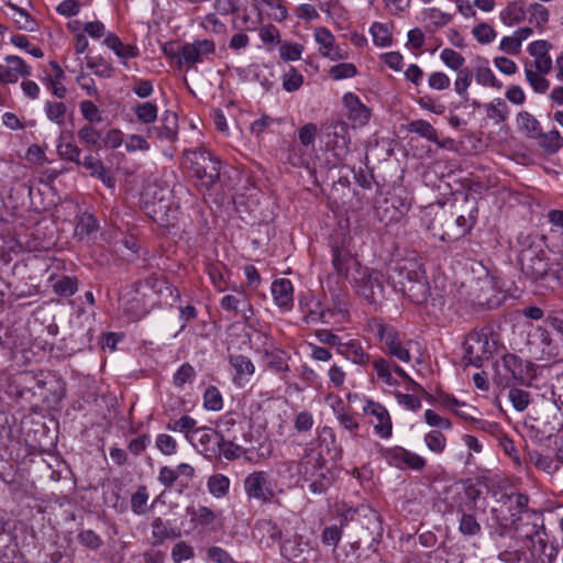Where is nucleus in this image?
Returning <instances> with one entry per match:
<instances>
[{
  "instance_id": "3",
  "label": "nucleus",
  "mask_w": 563,
  "mask_h": 563,
  "mask_svg": "<svg viewBox=\"0 0 563 563\" xmlns=\"http://www.w3.org/2000/svg\"><path fill=\"white\" fill-rule=\"evenodd\" d=\"M473 278L470 284V298L474 305L493 308L498 305L501 288L498 278L487 267L478 263L472 268Z\"/></svg>"
},
{
  "instance_id": "54",
  "label": "nucleus",
  "mask_w": 563,
  "mask_h": 563,
  "mask_svg": "<svg viewBox=\"0 0 563 563\" xmlns=\"http://www.w3.org/2000/svg\"><path fill=\"white\" fill-rule=\"evenodd\" d=\"M369 31H371V34L373 36V42L377 46L385 47V46L390 45V43H391V35H390V33H389V31H388V29H387V26L385 24L375 22L371 26Z\"/></svg>"
},
{
  "instance_id": "8",
  "label": "nucleus",
  "mask_w": 563,
  "mask_h": 563,
  "mask_svg": "<svg viewBox=\"0 0 563 563\" xmlns=\"http://www.w3.org/2000/svg\"><path fill=\"white\" fill-rule=\"evenodd\" d=\"M479 497L481 490L470 486L465 489L462 500L456 505V514L460 516L459 532L464 537H474L482 531V526L474 515Z\"/></svg>"
},
{
  "instance_id": "36",
  "label": "nucleus",
  "mask_w": 563,
  "mask_h": 563,
  "mask_svg": "<svg viewBox=\"0 0 563 563\" xmlns=\"http://www.w3.org/2000/svg\"><path fill=\"white\" fill-rule=\"evenodd\" d=\"M103 44L112 49L119 58L126 59L139 56V49L136 46L123 44L122 41L112 32H108L103 40Z\"/></svg>"
},
{
  "instance_id": "21",
  "label": "nucleus",
  "mask_w": 563,
  "mask_h": 563,
  "mask_svg": "<svg viewBox=\"0 0 563 563\" xmlns=\"http://www.w3.org/2000/svg\"><path fill=\"white\" fill-rule=\"evenodd\" d=\"M413 341L405 340L396 330L387 336L383 344L384 351L391 357H396L400 362L409 363L411 361V347Z\"/></svg>"
},
{
  "instance_id": "39",
  "label": "nucleus",
  "mask_w": 563,
  "mask_h": 563,
  "mask_svg": "<svg viewBox=\"0 0 563 563\" xmlns=\"http://www.w3.org/2000/svg\"><path fill=\"white\" fill-rule=\"evenodd\" d=\"M213 438H217L216 431L196 426L194 431L187 435V441L194 446L200 445L203 450H207Z\"/></svg>"
},
{
  "instance_id": "56",
  "label": "nucleus",
  "mask_w": 563,
  "mask_h": 563,
  "mask_svg": "<svg viewBox=\"0 0 563 563\" xmlns=\"http://www.w3.org/2000/svg\"><path fill=\"white\" fill-rule=\"evenodd\" d=\"M527 12L530 14V23H534L537 26L542 27L549 21V11L543 4L531 3Z\"/></svg>"
},
{
  "instance_id": "14",
  "label": "nucleus",
  "mask_w": 563,
  "mask_h": 563,
  "mask_svg": "<svg viewBox=\"0 0 563 563\" xmlns=\"http://www.w3.org/2000/svg\"><path fill=\"white\" fill-rule=\"evenodd\" d=\"M256 341L262 345V353L267 366L276 373H284L289 371L286 354L279 349L274 346V340L267 333L258 331L256 333Z\"/></svg>"
},
{
  "instance_id": "20",
  "label": "nucleus",
  "mask_w": 563,
  "mask_h": 563,
  "mask_svg": "<svg viewBox=\"0 0 563 563\" xmlns=\"http://www.w3.org/2000/svg\"><path fill=\"white\" fill-rule=\"evenodd\" d=\"M551 44L545 40H538L528 45V53L534 57L530 60L532 68H536L540 74L548 75L552 69V58L549 55Z\"/></svg>"
},
{
  "instance_id": "10",
  "label": "nucleus",
  "mask_w": 563,
  "mask_h": 563,
  "mask_svg": "<svg viewBox=\"0 0 563 563\" xmlns=\"http://www.w3.org/2000/svg\"><path fill=\"white\" fill-rule=\"evenodd\" d=\"M243 489L249 500L271 504L276 493L271 475L265 471H253L243 479Z\"/></svg>"
},
{
  "instance_id": "57",
  "label": "nucleus",
  "mask_w": 563,
  "mask_h": 563,
  "mask_svg": "<svg viewBox=\"0 0 563 563\" xmlns=\"http://www.w3.org/2000/svg\"><path fill=\"white\" fill-rule=\"evenodd\" d=\"M209 277L219 291L227 288L225 268L221 264H212L208 267Z\"/></svg>"
},
{
  "instance_id": "17",
  "label": "nucleus",
  "mask_w": 563,
  "mask_h": 563,
  "mask_svg": "<svg viewBox=\"0 0 563 563\" xmlns=\"http://www.w3.org/2000/svg\"><path fill=\"white\" fill-rule=\"evenodd\" d=\"M31 75V67L25 62L15 55H8L4 63L0 64V84H14L20 77H27Z\"/></svg>"
},
{
  "instance_id": "2",
  "label": "nucleus",
  "mask_w": 563,
  "mask_h": 563,
  "mask_svg": "<svg viewBox=\"0 0 563 563\" xmlns=\"http://www.w3.org/2000/svg\"><path fill=\"white\" fill-rule=\"evenodd\" d=\"M184 164L192 172L198 186L203 190H210L219 180L220 161L201 147L185 151Z\"/></svg>"
},
{
  "instance_id": "44",
  "label": "nucleus",
  "mask_w": 563,
  "mask_h": 563,
  "mask_svg": "<svg viewBox=\"0 0 563 563\" xmlns=\"http://www.w3.org/2000/svg\"><path fill=\"white\" fill-rule=\"evenodd\" d=\"M97 229L98 222L96 218L92 214L85 212L79 217L75 232L76 235H78L80 239H84L85 236L97 231Z\"/></svg>"
},
{
  "instance_id": "64",
  "label": "nucleus",
  "mask_w": 563,
  "mask_h": 563,
  "mask_svg": "<svg viewBox=\"0 0 563 563\" xmlns=\"http://www.w3.org/2000/svg\"><path fill=\"white\" fill-rule=\"evenodd\" d=\"M87 67L92 70L96 76L102 78H110L113 75L112 66L103 58H95L88 60Z\"/></svg>"
},
{
  "instance_id": "43",
  "label": "nucleus",
  "mask_w": 563,
  "mask_h": 563,
  "mask_svg": "<svg viewBox=\"0 0 563 563\" xmlns=\"http://www.w3.org/2000/svg\"><path fill=\"white\" fill-rule=\"evenodd\" d=\"M196 426L197 421L194 418L190 416H183L179 419L169 420L166 424V429L173 432H181L187 439V435L194 431Z\"/></svg>"
},
{
  "instance_id": "35",
  "label": "nucleus",
  "mask_w": 563,
  "mask_h": 563,
  "mask_svg": "<svg viewBox=\"0 0 563 563\" xmlns=\"http://www.w3.org/2000/svg\"><path fill=\"white\" fill-rule=\"evenodd\" d=\"M518 129L529 139H539L543 135L539 121L529 112L521 111L516 118Z\"/></svg>"
},
{
  "instance_id": "51",
  "label": "nucleus",
  "mask_w": 563,
  "mask_h": 563,
  "mask_svg": "<svg viewBox=\"0 0 563 563\" xmlns=\"http://www.w3.org/2000/svg\"><path fill=\"white\" fill-rule=\"evenodd\" d=\"M203 407L208 410L219 411L223 407V399L220 390L209 386L203 394Z\"/></svg>"
},
{
  "instance_id": "18",
  "label": "nucleus",
  "mask_w": 563,
  "mask_h": 563,
  "mask_svg": "<svg viewBox=\"0 0 563 563\" xmlns=\"http://www.w3.org/2000/svg\"><path fill=\"white\" fill-rule=\"evenodd\" d=\"M365 415L375 417L377 422L374 430L382 439H388L393 433V423L388 410L379 402L368 400L363 407Z\"/></svg>"
},
{
  "instance_id": "26",
  "label": "nucleus",
  "mask_w": 563,
  "mask_h": 563,
  "mask_svg": "<svg viewBox=\"0 0 563 563\" xmlns=\"http://www.w3.org/2000/svg\"><path fill=\"white\" fill-rule=\"evenodd\" d=\"M253 537L264 547L271 548L282 538V530L272 520H258L253 529Z\"/></svg>"
},
{
  "instance_id": "12",
  "label": "nucleus",
  "mask_w": 563,
  "mask_h": 563,
  "mask_svg": "<svg viewBox=\"0 0 563 563\" xmlns=\"http://www.w3.org/2000/svg\"><path fill=\"white\" fill-rule=\"evenodd\" d=\"M220 307L234 317H240L245 323H249L254 317L252 296L243 288H234L232 294L223 296L220 300Z\"/></svg>"
},
{
  "instance_id": "61",
  "label": "nucleus",
  "mask_w": 563,
  "mask_h": 563,
  "mask_svg": "<svg viewBox=\"0 0 563 563\" xmlns=\"http://www.w3.org/2000/svg\"><path fill=\"white\" fill-rule=\"evenodd\" d=\"M357 69L352 63H342L330 68L329 74L334 80L352 78L356 75Z\"/></svg>"
},
{
  "instance_id": "29",
  "label": "nucleus",
  "mask_w": 563,
  "mask_h": 563,
  "mask_svg": "<svg viewBox=\"0 0 563 563\" xmlns=\"http://www.w3.org/2000/svg\"><path fill=\"white\" fill-rule=\"evenodd\" d=\"M497 504L506 507L510 515V521L518 516H522L528 510L529 497L522 493L507 494L503 493L497 499Z\"/></svg>"
},
{
  "instance_id": "25",
  "label": "nucleus",
  "mask_w": 563,
  "mask_h": 563,
  "mask_svg": "<svg viewBox=\"0 0 563 563\" xmlns=\"http://www.w3.org/2000/svg\"><path fill=\"white\" fill-rule=\"evenodd\" d=\"M529 551L534 563H554L559 554L558 545L548 543L547 533L531 542Z\"/></svg>"
},
{
  "instance_id": "13",
  "label": "nucleus",
  "mask_w": 563,
  "mask_h": 563,
  "mask_svg": "<svg viewBox=\"0 0 563 563\" xmlns=\"http://www.w3.org/2000/svg\"><path fill=\"white\" fill-rule=\"evenodd\" d=\"M373 368L376 373L377 379L387 386L394 387L399 385V382L393 376V373H395L399 377L408 380L412 385L413 390L418 391L422 389V387L412 380L411 377L400 366L394 364L387 358L378 357L374 360Z\"/></svg>"
},
{
  "instance_id": "31",
  "label": "nucleus",
  "mask_w": 563,
  "mask_h": 563,
  "mask_svg": "<svg viewBox=\"0 0 563 563\" xmlns=\"http://www.w3.org/2000/svg\"><path fill=\"white\" fill-rule=\"evenodd\" d=\"M230 364L235 371V377L234 380L239 385H243L247 383L251 378V376L255 372V366L253 362L244 356V355H231L230 356Z\"/></svg>"
},
{
  "instance_id": "7",
  "label": "nucleus",
  "mask_w": 563,
  "mask_h": 563,
  "mask_svg": "<svg viewBox=\"0 0 563 563\" xmlns=\"http://www.w3.org/2000/svg\"><path fill=\"white\" fill-rule=\"evenodd\" d=\"M497 375L506 385L525 384L533 377V364L523 361L516 354L507 353L496 363Z\"/></svg>"
},
{
  "instance_id": "55",
  "label": "nucleus",
  "mask_w": 563,
  "mask_h": 563,
  "mask_svg": "<svg viewBox=\"0 0 563 563\" xmlns=\"http://www.w3.org/2000/svg\"><path fill=\"white\" fill-rule=\"evenodd\" d=\"M508 398L517 411H523L530 404V394L523 389L510 388Z\"/></svg>"
},
{
  "instance_id": "15",
  "label": "nucleus",
  "mask_w": 563,
  "mask_h": 563,
  "mask_svg": "<svg viewBox=\"0 0 563 563\" xmlns=\"http://www.w3.org/2000/svg\"><path fill=\"white\" fill-rule=\"evenodd\" d=\"M313 37L319 46V53L330 59L340 60L347 58V51L336 44L335 36L325 26H318L313 31Z\"/></svg>"
},
{
  "instance_id": "1",
  "label": "nucleus",
  "mask_w": 563,
  "mask_h": 563,
  "mask_svg": "<svg viewBox=\"0 0 563 563\" xmlns=\"http://www.w3.org/2000/svg\"><path fill=\"white\" fill-rule=\"evenodd\" d=\"M389 280L396 291L416 305L427 302L430 296L426 271L422 264L413 258L399 262L389 274Z\"/></svg>"
},
{
  "instance_id": "60",
  "label": "nucleus",
  "mask_w": 563,
  "mask_h": 563,
  "mask_svg": "<svg viewBox=\"0 0 563 563\" xmlns=\"http://www.w3.org/2000/svg\"><path fill=\"white\" fill-rule=\"evenodd\" d=\"M155 445L157 450L164 455L176 454L178 448L176 440L166 433H161L156 437Z\"/></svg>"
},
{
  "instance_id": "47",
  "label": "nucleus",
  "mask_w": 563,
  "mask_h": 563,
  "mask_svg": "<svg viewBox=\"0 0 563 563\" xmlns=\"http://www.w3.org/2000/svg\"><path fill=\"white\" fill-rule=\"evenodd\" d=\"M303 549L300 541L295 537L286 539L280 545V554L288 561H295L301 556Z\"/></svg>"
},
{
  "instance_id": "49",
  "label": "nucleus",
  "mask_w": 563,
  "mask_h": 563,
  "mask_svg": "<svg viewBox=\"0 0 563 563\" xmlns=\"http://www.w3.org/2000/svg\"><path fill=\"white\" fill-rule=\"evenodd\" d=\"M533 465L548 474H554L559 468V464L549 455H543L539 452L530 454Z\"/></svg>"
},
{
  "instance_id": "63",
  "label": "nucleus",
  "mask_w": 563,
  "mask_h": 563,
  "mask_svg": "<svg viewBox=\"0 0 563 563\" xmlns=\"http://www.w3.org/2000/svg\"><path fill=\"white\" fill-rule=\"evenodd\" d=\"M195 375V368L189 363H185L174 374L173 383L176 387L181 388L186 383L191 382Z\"/></svg>"
},
{
  "instance_id": "33",
  "label": "nucleus",
  "mask_w": 563,
  "mask_h": 563,
  "mask_svg": "<svg viewBox=\"0 0 563 563\" xmlns=\"http://www.w3.org/2000/svg\"><path fill=\"white\" fill-rule=\"evenodd\" d=\"M32 7H21V9H4L3 12L7 16L11 18L16 26L21 30L32 32L36 29L37 24L31 15Z\"/></svg>"
},
{
  "instance_id": "24",
  "label": "nucleus",
  "mask_w": 563,
  "mask_h": 563,
  "mask_svg": "<svg viewBox=\"0 0 563 563\" xmlns=\"http://www.w3.org/2000/svg\"><path fill=\"white\" fill-rule=\"evenodd\" d=\"M343 103L347 109V117L352 121L354 125H365L372 115L371 109L367 108L360 98L352 93L347 92L343 96Z\"/></svg>"
},
{
  "instance_id": "32",
  "label": "nucleus",
  "mask_w": 563,
  "mask_h": 563,
  "mask_svg": "<svg viewBox=\"0 0 563 563\" xmlns=\"http://www.w3.org/2000/svg\"><path fill=\"white\" fill-rule=\"evenodd\" d=\"M32 7H21V9H4L3 12L7 16L11 18L16 26L21 30L32 32L36 29L37 24L31 15Z\"/></svg>"
},
{
  "instance_id": "52",
  "label": "nucleus",
  "mask_w": 563,
  "mask_h": 563,
  "mask_svg": "<svg viewBox=\"0 0 563 563\" xmlns=\"http://www.w3.org/2000/svg\"><path fill=\"white\" fill-rule=\"evenodd\" d=\"M438 398H439V401L441 405L451 409L456 416H459L465 420H471L474 423L481 422L479 420H477L475 418L468 417L463 411H460L459 407L465 406V404L457 400L454 396L441 393V394H439Z\"/></svg>"
},
{
  "instance_id": "42",
  "label": "nucleus",
  "mask_w": 563,
  "mask_h": 563,
  "mask_svg": "<svg viewBox=\"0 0 563 563\" xmlns=\"http://www.w3.org/2000/svg\"><path fill=\"white\" fill-rule=\"evenodd\" d=\"M217 445L220 455L230 461L235 460L242 454L246 453V451L241 445L233 443L232 440H225L224 438L217 439Z\"/></svg>"
},
{
  "instance_id": "50",
  "label": "nucleus",
  "mask_w": 563,
  "mask_h": 563,
  "mask_svg": "<svg viewBox=\"0 0 563 563\" xmlns=\"http://www.w3.org/2000/svg\"><path fill=\"white\" fill-rule=\"evenodd\" d=\"M366 329L376 339H378L382 344H384V342L387 340V336H389V334H391L395 331L393 327L385 324L383 321L378 319L368 320Z\"/></svg>"
},
{
  "instance_id": "22",
  "label": "nucleus",
  "mask_w": 563,
  "mask_h": 563,
  "mask_svg": "<svg viewBox=\"0 0 563 563\" xmlns=\"http://www.w3.org/2000/svg\"><path fill=\"white\" fill-rule=\"evenodd\" d=\"M528 344L530 352L536 355L537 360H550L552 356V336L545 328L537 327L530 334Z\"/></svg>"
},
{
  "instance_id": "19",
  "label": "nucleus",
  "mask_w": 563,
  "mask_h": 563,
  "mask_svg": "<svg viewBox=\"0 0 563 563\" xmlns=\"http://www.w3.org/2000/svg\"><path fill=\"white\" fill-rule=\"evenodd\" d=\"M216 49L214 42L211 40H196L192 43H186L181 46V60L188 65L202 63L206 57L213 54Z\"/></svg>"
},
{
  "instance_id": "45",
  "label": "nucleus",
  "mask_w": 563,
  "mask_h": 563,
  "mask_svg": "<svg viewBox=\"0 0 563 563\" xmlns=\"http://www.w3.org/2000/svg\"><path fill=\"white\" fill-rule=\"evenodd\" d=\"M152 536L155 538L156 543H162L166 539L177 537V533L162 518H155L152 522Z\"/></svg>"
},
{
  "instance_id": "41",
  "label": "nucleus",
  "mask_w": 563,
  "mask_h": 563,
  "mask_svg": "<svg viewBox=\"0 0 563 563\" xmlns=\"http://www.w3.org/2000/svg\"><path fill=\"white\" fill-rule=\"evenodd\" d=\"M299 309L303 313V319L307 323L320 322V314L322 306L319 301H308L307 298L299 299Z\"/></svg>"
},
{
  "instance_id": "59",
  "label": "nucleus",
  "mask_w": 563,
  "mask_h": 563,
  "mask_svg": "<svg viewBox=\"0 0 563 563\" xmlns=\"http://www.w3.org/2000/svg\"><path fill=\"white\" fill-rule=\"evenodd\" d=\"M440 58L449 68L453 70L459 71L460 69H463L462 66L464 65L465 59L454 49L444 48L440 54Z\"/></svg>"
},
{
  "instance_id": "34",
  "label": "nucleus",
  "mask_w": 563,
  "mask_h": 563,
  "mask_svg": "<svg viewBox=\"0 0 563 563\" xmlns=\"http://www.w3.org/2000/svg\"><path fill=\"white\" fill-rule=\"evenodd\" d=\"M527 10L523 0H516L510 2L504 10L500 11V21L508 26L520 23L526 18Z\"/></svg>"
},
{
  "instance_id": "62",
  "label": "nucleus",
  "mask_w": 563,
  "mask_h": 563,
  "mask_svg": "<svg viewBox=\"0 0 563 563\" xmlns=\"http://www.w3.org/2000/svg\"><path fill=\"white\" fill-rule=\"evenodd\" d=\"M148 494L145 486H140L131 497V508L134 514L141 515L146 510Z\"/></svg>"
},
{
  "instance_id": "16",
  "label": "nucleus",
  "mask_w": 563,
  "mask_h": 563,
  "mask_svg": "<svg viewBox=\"0 0 563 563\" xmlns=\"http://www.w3.org/2000/svg\"><path fill=\"white\" fill-rule=\"evenodd\" d=\"M35 376L31 373H18L9 376L4 386V394L14 399H32L35 396L32 380Z\"/></svg>"
},
{
  "instance_id": "28",
  "label": "nucleus",
  "mask_w": 563,
  "mask_h": 563,
  "mask_svg": "<svg viewBox=\"0 0 563 563\" xmlns=\"http://www.w3.org/2000/svg\"><path fill=\"white\" fill-rule=\"evenodd\" d=\"M432 230L434 234L438 235L442 241L452 242L456 241L464 235H454L457 232V227L455 225V221L452 214H446L445 211H442L437 216L432 223Z\"/></svg>"
},
{
  "instance_id": "58",
  "label": "nucleus",
  "mask_w": 563,
  "mask_h": 563,
  "mask_svg": "<svg viewBox=\"0 0 563 563\" xmlns=\"http://www.w3.org/2000/svg\"><path fill=\"white\" fill-rule=\"evenodd\" d=\"M53 289L59 296H71L77 291V280L69 276H63L53 284Z\"/></svg>"
},
{
  "instance_id": "53",
  "label": "nucleus",
  "mask_w": 563,
  "mask_h": 563,
  "mask_svg": "<svg viewBox=\"0 0 563 563\" xmlns=\"http://www.w3.org/2000/svg\"><path fill=\"white\" fill-rule=\"evenodd\" d=\"M135 114L140 121L152 123L157 118V106L150 101L139 103L135 107Z\"/></svg>"
},
{
  "instance_id": "23",
  "label": "nucleus",
  "mask_w": 563,
  "mask_h": 563,
  "mask_svg": "<svg viewBox=\"0 0 563 563\" xmlns=\"http://www.w3.org/2000/svg\"><path fill=\"white\" fill-rule=\"evenodd\" d=\"M271 292L275 305L283 311H290L294 307V286L287 278L273 282Z\"/></svg>"
},
{
  "instance_id": "4",
  "label": "nucleus",
  "mask_w": 563,
  "mask_h": 563,
  "mask_svg": "<svg viewBox=\"0 0 563 563\" xmlns=\"http://www.w3.org/2000/svg\"><path fill=\"white\" fill-rule=\"evenodd\" d=\"M298 470L305 481L309 482L308 488L314 495L325 493L333 484L332 472L324 466L321 455L312 450L301 457Z\"/></svg>"
},
{
  "instance_id": "9",
  "label": "nucleus",
  "mask_w": 563,
  "mask_h": 563,
  "mask_svg": "<svg viewBox=\"0 0 563 563\" xmlns=\"http://www.w3.org/2000/svg\"><path fill=\"white\" fill-rule=\"evenodd\" d=\"M463 362L465 366L481 367L492 356V343L488 332L484 329L471 331L464 343Z\"/></svg>"
},
{
  "instance_id": "30",
  "label": "nucleus",
  "mask_w": 563,
  "mask_h": 563,
  "mask_svg": "<svg viewBox=\"0 0 563 563\" xmlns=\"http://www.w3.org/2000/svg\"><path fill=\"white\" fill-rule=\"evenodd\" d=\"M338 353L357 365L364 366L371 362L369 354L364 351L361 343L356 340L343 342Z\"/></svg>"
},
{
  "instance_id": "5",
  "label": "nucleus",
  "mask_w": 563,
  "mask_h": 563,
  "mask_svg": "<svg viewBox=\"0 0 563 563\" xmlns=\"http://www.w3.org/2000/svg\"><path fill=\"white\" fill-rule=\"evenodd\" d=\"M355 292L368 305L377 308L385 298L384 274L376 269L360 267L353 276Z\"/></svg>"
},
{
  "instance_id": "40",
  "label": "nucleus",
  "mask_w": 563,
  "mask_h": 563,
  "mask_svg": "<svg viewBox=\"0 0 563 563\" xmlns=\"http://www.w3.org/2000/svg\"><path fill=\"white\" fill-rule=\"evenodd\" d=\"M207 486L211 495L220 498L228 494L230 479L223 474H216L209 477Z\"/></svg>"
},
{
  "instance_id": "27",
  "label": "nucleus",
  "mask_w": 563,
  "mask_h": 563,
  "mask_svg": "<svg viewBox=\"0 0 563 563\" xmlns=\"http://www.w3.org/2000/svg\"><path fill=\"white\" fill-rule=\"evenodd\" d=\"M389 459L397 467H408L413 471H421L427 464L424 457L400 446L390 450Z\"/></svg>"
},
{
  "instance_id": "46",
  "label": "nucleus",
  "mask_w": 563,
  "mask_h": 563,
  "mask_svg": "<svg viewBox=\"0 0 563 563\" xmlns=\"http://www.w3.org/2000/svg\"><path fill=\"white\" fill-rule=\"evenodd\" d=\"M424 443L431 452L441 454L445 450L446 438L442 432L434 430L424 435Z\"/></svg>"
},
{
  "instance_id": "6",
  "label": "nucleus",
  "mask_w": 563,
  "mask_h": 563,
  "mask_svg": "<svg viewBox=\"0 0 563 563\" xmlns=\"http://www.w3.org/2000/svg\"><path fill=\"white\" fill-rule=\"evenodd\" d=\"M518 241L522 246L519 256L522 273L532 280L543 279L550 267L545 252L534 246L529 235L520 236Z\"/></svg>"
},
{
  "instance_id": "37",
  "label": "nucleus",
  "mask_w": 563,
  "mask_h": 563,
  "mask_svg": "<svg viewBox=\"0 0 563 563\" xmlns=\"http://www.w3.org/2000/svg\"><path fill=\"white\" fill-rule=\"evenodd\" d=\"M523 68L526 80L529 82L533 91L537 93L547 92L550 88V81L544 77L545 75H542L536 68H532L529 59L525 60Z\"/></svg>"
},
{
  "instance_id": "38",
  "label": "nucleus",
  "mask_w": 563,
  "mask_h": 563,
  "mask_svg": "<svg viewBox=\"0 0 563 563\" xmlns=\"http://www.w3.org/2000/svg\"><path fill=\"white\" fill-rule=\"evenodd\" d=\"M499 506L492 507L490 516L494 522L495 532L504 538L510 529L509 518L506 516V507L501 504Z\"/></svg>"
},
{
  "instance_id": "11",
  "label": "nucleus",
  "mask_w": 563,
  "mask_h": 563,
  "mask_svg": "<svg viewBox=\"0 0 563 563\" xmlns=\"http://www.w3.org/2000/svg\"><path fill=\"white\" fill-rule=\"evenodd\" d=\"M510 529L522 540L531 543L542 534H545L544 518L539 511H526L522 516H518V518H514L510 521Z\"/></svg>"
},
{
  "instance_id": "48",
  "label": "nucleus",
  "mask_w": 563,
  "mask_h": 563,
  "mask_svg": "<svg viewBox=\"0 0 563 563\" xmlns=\"http://www.w3.org/2000/svg\"><path fill=\"white\" fill-rule=\"evenodd\" d=\"M191 521L197 526L207 527L217 519L216 512L206 506H199L197 509L189 511Z\"/></svg>"
}]
</instances>
